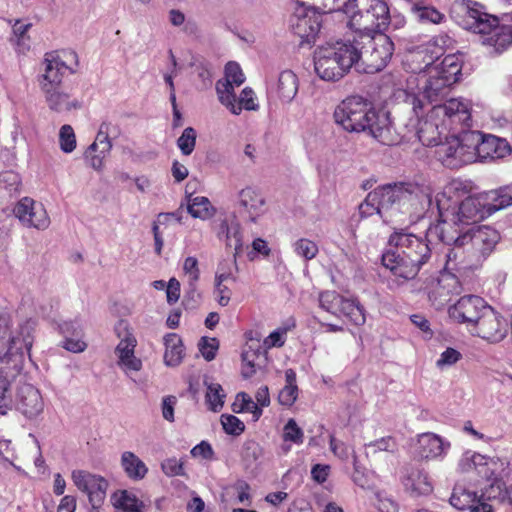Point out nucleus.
<instances>
[{"label":"nucleus","instance_id":"1","mask_svg":"<svg viewBox=\"0 0 512 512\" xmlns=\"http://www.w3.org/2000/svg\"><path fill=\"white\" fill-rule=\"evenodd\" d=\"M333 117L345 131L365 133L384 145H398L408 136L394 127L389 112L375 109L361 96L344 99L335 108Z\"/></svg>","mask_w":512,"mask_h":512},{"label":"nucleus","instance_id":"2","mask_svg":"<svg viewBox=\"0 0 512 512\" xmlns=\"http://www.w3.org/2000/svg\"><path fill=\"white\" fill-rule=\"evenodd\" d=\"M389 248L382 254V264L396 278L407 282L433 258V248L427 234L418 236L405 229L395 230L388 239Z\"/></svg>","mask_w":512,"mask_h":512},{"label":"nucleus","instance_id":"3","mask_svg":"<svg viewBox=\"0 0 512 512\" xmlns=\"http://www.w3.org/2000/svg\"><path fill=\"white\" fill-rule=\"evenodd\" d=\"M466 185L459 180H453L446 185L443 191L434 198L439 217L444 215L454 225H469L490 216L483 194L466 196Z\"/></svg>","mask_w":512,"mask_h":512},{"label":"nucleus","instance_id":"4","mask_svg":"<svg viewBox=\"0 0 512 512\" xmlns=\"http://www.w3.org/2000/svg\"><path fill=\"white\" fill-rule=\"evenodd\" d=\"M458 8L463 14V28L477 34L490 54H500L512 45V27L500 25L497 17L483 11L479 3L462 0Z\"/></svg>","mask_w":512,"mask_h":512},{"label":"nucleus","instance_id":"5","mask_svg":"<svg viewBox=\"0 0 512 512\" xmlns=\"http://www.w3.org/2000/svg\"><path fill=\"white\" fill-rule=\"evenodd\" d=\"M12 317L6 310H0V361L15 372H20L34 343L36 321L26 318L11 329Z\"/></svg>","mask_w":512,"mask_h":512},{"label":"nucleus","instance_id":"6","mask_svg":"<svg viewBox=\"0 0 512 512\" xmlns=\"http://www.w3.org/2000/svg\"><path fill=\"white\" fill-rule=\"evenodd\" d=\"M356 33L350 40L356 71L373 74L384 69L394 52L391 38L382 32Z\"/></svg>","mask_w":512,"mask_h":512},{"label":"nucleus","instance_id":"7","mask_svg":"<svg viewBox=\"0 0 512 512\" xmlns=\"http://www.w3.org/2000/svg\"><path fill=\"white\" fill-rule=\"evenodd\" d=\"M354 56L350 40L327 43L314 52L315 72L324 81H339L355 68Z\"/></svg>","mask_w":512,"mask_h":512},{"label":"nucleus","instance_id":"8","mask_svg":"<svg viewBox=\"0 0 512 512\" xmlns=\"http://www.w3.org/2000/svg\"><path fill=\"white\" fill-rule=\"evenodd\" d=\"M403 94L404 103L414 113L415 118H410L409 122L404 124V128H397L398 131L408 135L402 141H411L413 138H417L425 146H437L440 143L441 136L439 125L428 119L421 120L424 101L414 93L404 91Z\"/></svg>","mask_w":512,"mask_h":512},{"label":"nucleus","instance_id":"9","mask_svg":"<svg viewBox=\"0 0 512 512\" xmlns=\"http://www.w3.org/2000/svg\"><path fill=\"white\" fill-rule=\"evenodd\" d=\"M500 233L488 225L474 226L463 233L460 238L447 237L446 240L459 241L465 247L469 264H478L487 259L499 243Z\"/></svg>","mask_w":512,"mask_h":512},{"label":"nucleus","instance_id":"10","mask_svg":"<svg viewBox=\"0 0 512 512\" xmlns=\"http://www.w3.org/2000/svg\"><path fill=\"white\" fill-rule=\"evenodd\" d=\"M377 195L380 212L384 221H389L398 212L411 213L418 201V188L410 184H395L376 188L373 190Z\"/></svg>","mask_w":512,"mask_h":512},{"label":"nucleus","instance_id":"11","mask_svg":"<svg viewBox=\"0 0 512 512\" xmlns=\"http://www.w3.org/2000/svg\"><path fill=\"white\" fill-rule=\"evenodd\" d=\"M475 136L469 130H463L459 135L446 138L445 142L437 145L436 155L442 164L449 168H458L474 162L473 144Z\"/></svg>","mask_w":512,"mask_h":512},{"label":"nucleus","instance_id":"12","mask_svg":"<svg viewBox=\"0 0 512 512\" xmlns=\"http://www.w3.org/2000/svg\"><path fill=\"white\" fill-rule=\"evenodd\" d=\"M349 26L356 32H381L386 29L390 21V11L386 2L382 0H369L366 7H356Z\"/></svg>","mask_w":512,"mask_h":512},{"label":"nucleus","instance_id":"13","mask_svg":"<svg viewBox=\"0 0 512 512\" xmlns=\"http://www.w3.org/2000/svg\"><path fill=\"white\" fill-rule=\"evenodd\" d=\"M322 309L337 317L345 316L355 325L365 323L364 309L354 300L346 299L336 291H325L319 295Z\"/></svg>","mask_w":512,"mask_h":512},{"label":"nucleus","instance_id":"14","mask_svg":"<svg viewBox=\"0 0 512 512\" xmlns=\"http://www.w3.org/2000/svg\"><path fill=\"white\" fill-rule=\"evenodd\" d=\"M115 332L120 339L115 348V354L118 357V366L128 374L131 371H139L142 368V361L134 354L137 340L129 331L128 324L120 320L115 326Z\"/></svg>","mask_w":512,"mask_h":512},{"label":"nucleus","instance_id":"15","mask_svg":"<svg viewBox=\"0 0 512 512\" xmlns=\"http://www.w3.org/2000/svg\"><path fill=\"white\" fill-rule=\"evenodd\" d=\"M71 478L73 484L88 496L92 509H98L105 500L108 481L85 470H73Z\"/></svg>","mask_w":512,"mask_h":512},{"label":"nucleus","instance_id":"16","mask_svg":"<svg viewBox=\"0 0 512 512\" xmlns=\"http://www.w3.org/2000/svg\"><path fill=\"white\" fill-rule=\"evenodd\" d=\"M489 307L490 305L483 298L476 295H466L449 308V316L459 323L466 324L470 330Z\"/></svg>","mask_w":512,"mask_h":512},{"label":"nucleus","instance_id":"17","mask_svg":"<svg viewBox=\"0 0 512 512\" xmlns=\"http://www.w3.org/2000/svg\"><path fill=\"white\" fill-rule=\"evenodd\" d=\"M470 332L490 343H499L508 334V323L490 306Z\"/></svg>","mask_w":512,"mask_h":512},{"label":"nucleus","instance_id":"18","mask_svg":"<svg viewBox=\"0 0 512 512\" xmlns=\"http://www.w3.org/2000/svg\"><path fill=\"white\" fill-rule=\"evenodd\" d=\"M13 213L19 222L27 228L45 230L50 225V218L44 205L29 197L18 201Z\"/></svg>","mask_w":512,"mask_h":512},{"label":"nucleus","instance_id":"19","mask_svg":"<svg viewBox=\"0 0 512 512\" xmlns=\"http://www.w3.org/2000/svg\"><path fill=\"white\" fill-rule=\"evenodd\" d=\"M321 13L296 7L291 18V28L302 43H314L321 28Z\"/></svg>","mask_w":512,"mask_h":512},{"label":"nucleus","instance_id":"20","mask_svg":"<svg viewBox=\"0 0 512 512\" xmlns=\"http://www.w3.org/2000/svg\"><path fill=\"white\" fill-rule=\"evenodd\" d=\"M470 134L475 136V143L472 146L474 161L476 159L481 161L501 159L511 152V147L505 139L493 135L484 136L478 131H470Z\"/></svg>","mask_w":512,"mask_h":512},{"label":"nucleus","instance_id":"21","mask_svg":"<svg viewBox=\"0 0 512 512\" xmlns=\"http://www.w3.org/2000/svg\"><path fill=\"white\" fill-rule=\"evenodd\" d=\"M443 116L451 125L460 124L464 128L471 126L470 103L465 99L452 98L443 104L434 105L430 117Z\"/></svg>","mask_w":512,"mask_h":512},{"label":"nucleus","instance_id":"22","mask_svg":"<svg viewBox=\"0 0 512 512\" xmlns=\"http://www.w3.org/2000/svg\"><path fill=\"white\" fill-rule=\"evenodd\" d=\"M432 63L433 59L430 57V60L426 62L428 75L422 77L424 81L421 87V93L417 94L422 101V98H424L430 103L442 101L449 94L450 87L454 84L452 81H447L448 79L444 78L441 72L431 69L430 65H432Z\"/></svg>","mask_w":512,"mask_h":512},{"label":"nucleus","instance_id":"23","mask_svg":"<svg viewBox=\"0 0 512 512\" xmlns=\"http://www.w3.org/2000/svg\"><path fill=\"white\" fill-rule=\"evenodd\" d=\"M14 407L25 417L33 418L43 411L44 403L38 389L31 384L24 383L16 389Z\"/></svg>","mask_w":512,"mask_h":512},{"label":"nucleus","instance_id":"24","mask_svg":"<svg viewBox=\"0 0 512 512\" xmlns=\"http://www.w3.org/2000/svg\"><path fill=\"white\" fill-rule=\"evenodd\" d=\"M44 70L38 77L41 90L52 87L64 86L63 78L72 70L59 56L47 54L44 61Z\"/></svg>","mask_w":512,"mask_h":512},{"label":"nucleus","instance_id":"25","mask_svg":"<svg viewBox=\"0 0 512 512\" xmlns=\"http://www.w3.org/2000/svg\"><path fill=\"white\" fill-rule=\"evenodd\" d=\"M236 204L239 212L246 215L251 222H256L266 211L264 196L259 190L251 186H247L238 192Z\"/></svg>","mask_w":512,"mask_h":512},{"label":"nucleus","instance_id":"26","mask_svg":"<svg viewBox=\"0 0 512 512\" xmlns=\"http://www.w3.org/2000/svg\"><path fill=\"white\" fill-rule=\"evenodd\" d=\"M450 446V442L444 440L441 436L427 432L418 435L415 453L424 460L443 459Z\"/></svg>","mask_w":512,"mask_h":512},{"label":"nucleus","instance_id":"27","mask_svg":"<svg viewBox=\"0 0 512 512\" xmlns=\"http://www.w3.org/2000/svg\"><path fill=\"white\" fill-rule=\"evenodd\" d=\"M109 126L107 122H103L97 133L95 141L87 148L84 157L89 165L100 170L103 167V161L110 153L112 144L109 138Z\"/></svg>","mask_w":512,"mask_h":512},{"label":"nucleus","instance_id":"28","mask_svg":"<svg viewBox=\"0 0 512 512\" xmlns=\"http://www.w3.org/2000/svg\"><path fill=\"white\" fill-rule=\"evenodd\" d=\"M462 470H468L474 468L476 473L486 480H491L497 477L499 474L502 463L494 458H489L484 455L473 453L469 455L466 453L460 461Z\"/></svg>","mask_w":512,"mask_h":512},{"label":"nucleus","instance_id":"29","mask_svg":"<svg viewBox=\"0 0 512 512\" xmlns=\"http://www.w3.org/2000/svg\"><path fill=\"white\" fill-rule=\"evenodd\" d=\"M405 490L413 496L429 495L433 491V484L428 474L418 468H406L402 476Z\"/></svg>","mask_w":512,"mask_h":512},{"label":"nucleus","instance_id":"30","mask_svg":"<svg viewBox=\"0 0 512 512\" xmlns=\"http://www.w3.org/2000/svg\"><path fill=\"white\" fill-rule=\"evenodd\" d=\"M50 110L62 113L72 109H79L81 102L66 91L64 86L46 88L41 90Z\"/></svg>","mask_w":512,"mask_h":512},{"label":"nucleus","instance_id":"31","mask_svg":"<svg viewBox=\"0 0 512 512\" xmlns=\"http://www.w3.org/2000/svg\"><path fill=\"white\" fill-rule=\"evenodd\" d=\"M164 345V363L170 367L178 366L185 355L181 337L176 333H168L164 336Z\"/></svg>","mask_w":512,"mask_h":512},{"label":"nucleus","instance_id":"32","mask_svg":"<svg viewBox=\"0 0 512 512\" xmlns=\"http://www.w3.org/2000/svg\"><path fill=\"white\" fill-rule=\"evenodd\" d=\"M261 355L262 347L258 342L251 341L246 344L241 354V375L243 378H251L256 373L257 360Z\"/></svg>","mask_w":512,"mask_h":512},{"label":"nucleus","instance_id":"33","mask_svg":"<svg viewBox=\"0 0 512 512\" xmlns=\"http://www.w3.org/2000/svg\"><path fill=\"white\" fill-rule=\"evenodd\" d=\"M440 218H441V221H439L437 224L432 225L428 228L427 236L431 237V236L435 235L439 238V240L441 242H443L447 245H456L458 247H461L459 241L449 242L448 240H446V238L447 237L460 238L464 232H462L461 229H453V227H452L453 223L450 221L451 216H449V218H447V216L444 215L443 217H440Z\"/></svg>","mask_w":512,"mask_h":512},{"label":"nucleus","instance_id":"34","mask_svg":"<svg viewBox=\"0 0 512 512\" xmlns=\"http://www.w3.org/2000/svg\"><path fill=\"white\" fill-rule=\"evenodd\" d=\"M298 78L291 70H284L279 74L277 93L283 102H291L298 92Z\"/></svg>","mask_w":512,"mask_h":512},{"label":"nucleus","instance_id":"35","mask_svg":"<svg viewBox=\"0 0 512 512\" xmlns=\"http://www.w3.org/2000/svg\"><path fill=\"white\" fill-rule=\"evenodd\" d=\"M490 215L512 204V187L507 186L483 193Z\"/></svg>","mask_w":512,"mask_h":512},{"label":"nucleus","instance_id":"36","mask_svg":"<svg viewBox=\"0 0 512 512\" xmlns=\"http://www.w3.org/2000/svg\"><path fill=\"white\" fill-rule=\"evenodd\" d=\"M121 466L126 475L133 480L143 479L148 472L145 463L137 455L130 451H125L122 454Z\"/></svg>","mask_w":512,"mask_h":512},{"label":"nucleus","instance_id":"37","mask_svg":"<svg viewBox=\"0 0 512 512\" xmlns=\"http://www.w3.org/2000/svg\"><path fill=\"white\" fill-rule=\"evenodd\" d=\"M411 13L417 21L423 24H440L446 20V16L433 6L424 5L422 2L411 4Z\"/></svg>","mask_w":512,"mask_h":512},{"label":"nucleus","instance_id":"38","mask_svg":"<svg viewBox=\"0 0 512 512\" xmlns=\"http://www.w3.org/2000/svg\"><path fill=\"white\" fill-rule=\"evenodd\" d=\"M236 85L223 80L216 83V92L218 99L232 114L239 115L241 113V105H237V99L234 93Z\"/></svg>","mask_w":512,"mask_h":512},{"label":"nucleus","instance_id":"39","mask_svg":"<svg viewBox=\"0 0 512 512\" xmlns=\"http://www.w3.org/2000/svg\"><path fill=\"white\" fill-rule=\"evenodd\" d=\"M430 68L441 72V75L448 79L447 81L456 83L461 73V62L458 56L448 54L443 58L440 64L435 66L430 65Z\"/></svg>","mask_w":512,"mask_h":512},{"label":"nucleus","instance_id":"40","mask_svg":"<svg viewBox=\"0 0 512 512\" xmlns=\"http://www.w3.org/2000/svg\"><path fill=\"white\" fill-rule=\"evenodd\" d=\"M111 501L116 512H128L139 507H143L140 501L132 492L127 490H118L111 496Z\"/></svg>","mask_w":512,"mask_h":512},{"label":"nucleus","instance_id":"41","mask_svg":"<svg viewBox=\"0 0 512 512\" xmlns=\"http://www.w3.org/2000/svg\"><path fill=\"white\" fill-rule=\"evenodd\" d=\"M21 178L14 171L0 173V198L13 197L20 193Z\"/></svg>","mask_w":512,"mask_h":512},{"label":"nucleus","instance_id":"42","mask_svg":"<svg viewBox=\"0 0 512 512\" xmlns=\"http://www.w3.org/2000/svg\"><path fill=\"white\" fill-rule=\"evenodd\" d=\"M450 504L458 510H465L477 502L475 492L466 489L464 486L456 485L449 499Z\"/></svg>","mask_w":512,"mask_h":512},{"label":"nucleus","instance_id":"43","mask_svg":"<svg viewBox=\"0 0 512 512\" xmlns=\"http://www.w3.org/2000/svg\"><path fill=\"white\" fill-rule=\"evenodd\" d=\"M14 408L12 382L0 372V416H6Z\"/></svg>","mask_w":512,"mask_h":512},{"label":"nucleus","instance_id":"44","mask_svg":"<svg viewBox=\"0 0 512 512\" xmlns=\"http://www.w3.org/2000/svg\"><path fill=\"white\" fill-rule=\"evenodd\" d=\"M225 397L226 395L219 383L207 384L206 402L210 410L217 412L222 409Z\"/></svg>","mask_w":512,"mask_h":512},{"label":"nucleus","instance_id":"45","mask_svg":"<svg viewBox=\"0 0 512 512\" xmlns=\"http://www.w3.org/2000/svg\"><path fill=\"white\" fill-rule=\"evenodd\" d=\"M227 246L234 249V264H236V257L242 253L243 239L242 231L239 224H231L227 228Z\"/></svg>","mask_w":512,"mask_h":512},{"label":"nucleus","instance_id":"46","mask_svg":"<svg viewBox=\"0 0 512 512\" xmlns=\"http://www.w3.org/2000/svg\"><path fill=\"white\" fill-rule=\"evenodd\" d=\"M209 208L210 201L208 198L197 196L189 199L187 210L192 217L204 219L210 215Z\"/></svg>","mask_w":512,"mask_h":512},{"label":"nucleus","instance_id":"47","mask_svg":"<svg viewBox=\"0 0 512 512\" xmlns=\"http://www.w3.org/2000/svg\"><path fill=\"white\" fill-rule=\"evenodd\" d=\"M294 252L305 260H312L318 253V246L312 240L301 238L293 244Z\"/></svg>","mask_w":512,"mask_h":512},{"label":"nucleus","instance_id":"48","mask_svg":"<svg viewBox=\"0 0 512 512\" xmlns=\"http://www.w3.org/2000/svg\"><path fill=\"white\" fill-rule=\"evenodd\" d=\"M196 145V131L192 127H187L182 132L181 136L177 140V146L181 153L185 156H189L194 151Z\"/></svg>","mask_w":512,"mask_h":512},{"label":"nucleus","instance_id":"49","mask_svg":"<svg viewBox=\"0 0 512 512\" xmlns=\"http://www.w3.org/2000/svg\"><path fill=\"white\" fill-rule=\"evenodd\" d=\"M59 145L64 153H71L76 148V136L71 125L65 124L59 131Z\"/></svg>","mask_w":512,"mask_h":512},{"label":"nucleus","instance_id":"50","mask_svg":"<svg viewBox=\"0 0 512 512\" xmlns=\"http://www.w3.org/2000/svg\"><path fill=\"white\" fill-rule=\"evenodd\" d=\"M345 0H310L308 9L315 12H332L344 8L346 10Z\"/></svg>","mask_w":512,"mask_h":512},{"label":"nucleus","instance_id":"51","mask_svg":"<svg viewBox=\"0 0 512 512\" xmlns=\"http://www.w3.org/2000/svg\"><path fill=\"white\" fill-rule=\"evenodd\" d=\"M377 195L374 191L370 192L365 200L359 206V214L361 217L366 218L374 214H379L383 218V214L380 212V205H378Z\"/></svg>","mask_w":512,"mask_h":512},{"label":"nucleus","instance_id":"52","mask_svg":"<svg viewBox=\"0 0 512 512\" xmlns=\"http://www.w3.org/2000/svg\"><path fill=\"white\" fill-rule=\"evenodd\" d=\"M397 448L396 441L393 437L387 436L366 444L367 454H375L378 451L394 452Z\"/></svg>","mask_w":512,"mask_h":512},{"label":"nucleus","instance_id":"53","mask_svg":"<svg viewBox=\"0 0 512 512\" xmlns=\"http://www.w3.org/2000/svg\"><path fill=\"white\" fill-rule=\"evenodd\" d=\"M221 424L224 431L230 435H240L244 429V423L236 416L231 414L221 415Z\"/></svg>","mask_w":512,"mask_h":512},{"label":"nucleus","instance_id":"54","mask_svg":"<svg viewBox=\"0 0 512 512\" xmlns=\"http://www.w3.org/2000/svg\"><path fill=\"white\" fill-rule=\"evenodd\" d=\"M162 471L168 477L184 476V460L176 457L167 458L161 464Z\"/></svg>","mask_w":512,"mask_h":512},{"label":"nucleus","instance_id":"55","mask_svg":"<svg viewBox=\"0 0 512 512\" xmlns=\"http://www.w3.org/2000/svg\"><path fill=\"white\" fill-rule=\"evenodd\" d=\"M225 82H229L231 84L239 87L245 81V76L240 68L239 64L236 62H229L225 66V78L223 79Z\"/></svg>","mask_w":512,"mask_h":512},{"label":"nucleus","instance_id":"56","mask_svg":"<svg viewBox=\"0 0 512 512\" xmlns=\"http://www.w3.org/2000/svg\"><path fill=\"white\" fill-rule=\"evenodd\" d=\"M303 437V431L298 427L295 420L289 419L284 426L283 439L295 444H301L303 442Z\"/></svg>","mask_w":512,"mask_h":512},{"label":"nucleus","instance_id":"57","mask_svg":"<svg viewBox=\"0 0 512 512\" xmlns=\"http://www.w3.org/2000/svg\"><path fill=\"white\" fill-rule=\"evenodd\" d=\"M183 270L188 276L189 286L192 290H195V284L199 280L200 275L198 260L192 256L187 257L183 264Z\"/></svg>","mask_w":512,"mask_h":512},{"label":"nucleus","instance_id":"58","mask_svg":"<svg viewBox=\"0 0 512 512\" xmlns=\"http://www.w3.org/2000/svg\"><path fill=\"white\" fill-rule=\"evenodd\" d=\"M202 356L207 361H212L219 347V342L216 338L202 337L198 344Z\"/></svg>","mask_w":512,"mask_h":512},{"label":"nucleus","instance_id":"59","mask_svg":"<svg viewBox=\"0 0 512 512\" xmlns=\"http://www.w3.org/2000/svg\"><path fill=\"white\" fill-rule=\"evenodd\" d=\"M461 358L462 355L458 350L448 347L440 354L439 359L436 361V366L439 369H444L456 364Z\"/></svg>","mask_w":512,"mask_h":512},{"label":"nucleus","instance_id":"60","mask_svg":"<svg viewBox=\"0 0 512 512\" xmlns=\"http://www.w3.org/2000/svg\"><path fill=\"white\" fill-rule=\"evenodd\" d=\"M237 105H241V110L246 109L249 111H255L259 108V105L255 101V93L249 87L242 90L239 100L237 101Z\"/></svg>","mask_w":512,"mask_h":512},{"label":"nucleus","instance_id":"61","mask_svg":"<svg viewBox=\"0 0 512 512\" xmlns=\"http://www.w3.org/2000/svg\"><path fill=\"white\" fill-rule=\"evenodd\" d=\"M237 399L243 402V406L245 407V412H250L253 414L254 419L258 420L262 415V409L259 407L258 403H255L253 399L245 392H240L237 394Z\"/></svg>","mask_w":512,"mask_h":512},{"label":"nucleus","instance_id":"62","mask_svg":"<svg viewBox=\"0 0 512 512\" xmlns=\"http://www.w3.org/2000/svg\"><path fill=\"white\" fill-rule=\"evenodd\" d=\"M298 387L285 385L279 393V402L282 405L291 406L297 399Z\"/></svg>","mask_w":512,"mask_h":512},{"label":"nucleus","instance_id":"63","mask_svg":"<svg viewBox=\"0 0 512 512\" xmlns=\"http://www.w3.org/2000/svg\"><path fill=\"white\" fill-rule=\"evenodd\" d=\"M177 403V398L175 396L169 395L163 398L162 400V416L165 420L169 422L174 421V407Z\"/></svg>","mask_w":512,"mask_h":512},{"label":"nucleus","instance_id":"64","mask_svg":"<svg viewBox=\"0 0 512 512\" xmlns=\"http://www.w3.org/2000/svg\"><path fill=\"white\" fill-rule=\"evenodd\" d=\"M191 455L193 457H202L203 459H212L214 452L208 442L202 441L192 448Z\"/></svg>","mask_w":512,"mask_h":512}]
</instances>
